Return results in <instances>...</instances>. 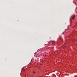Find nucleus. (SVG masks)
I'll return each mask as SVG.
<instances>
[{
	"mask_svg": "<svg viewBox=\"0 0 77 77\" xmlns=\"http://www.w3.org/2000/svg\"><path fill=\"white\" fill-rule=\"evenodd\" d=\"M33 72L34 73H35V72Z\"/></svg>",
	"mask_w": 77,
	"mask_h": 77,
	"instance_id": "7ed1b4c3",
	"label": "nucleus"
},
{
	"mask_svg": "<svg viewBox=\"0 0 77 77\" xmlns=\"http://www.w3.org/2000/svg\"><path fill=\"white\" fill-rule=\"evenodd\" d=\"M59 38L60 39H61V41H62V39L61 38V37H60V36H59Z\"/></svg>",
	"mask_w": 77,
	"mask_h": 77,
	"instance_id": "f03ea898",
	"label": "nucleus"
},
{
	"mask_svg": "<svg viewBox=\"0 0 77 77\" xmlns=\"http://www.w3.org/2000/svg\"><path fill=\"white\" fill-rule=\"evenodd\" d=\"M75 17V15H73V16H72L71 18H70V20L72 18V19H74Z\"/></svg>",
	"mask_w": 77,
	"mask_h": 77,
	"instance_id": "f257e3e1",
	"label": "nucleus"
}]
</instances>
